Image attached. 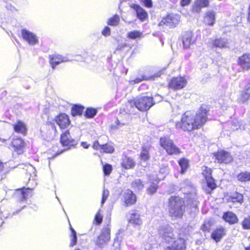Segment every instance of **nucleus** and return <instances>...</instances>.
<instances>
[{
	"label": "nucleus",
	"mask_w": 250,
	"mask_h": 250,
	"mask_svg": "<svg viewBox=\"0 0 250 250\" xmlns=\"http://www.w3.org/2000/svg\"><path fill=\"white\" fill-rule=\"evenodd\" d=\"M208 111V106L202 104L195 116L189 111H186L183 114L181 122L176 123V128L188 131L198 128L206 122Z\"/></svg>",
	"instance_id": "1"
},
{
	"label": "nucleus",
	"mask_w": 250,
	"mask_h": 250,
	"mask_svg": "<svg viewBox=\"0 0 250 250\" xmlns=\"http://www.w3.org/2000/svg\"><path fill=\"white\" fill-rule=\"evenodd\" d=\"M158 232L161 238L167 244H169L165 250H185L186 244L185 239H176L173 233V229L168 224L163 223L158 228Z\"/></svg>",
	"instance_id": "2"
},
{
	"label": "nucleus",
	"mask_w": 250,
	"mask_h": 250,
	"mask_svg": "<svg viewBox=\"0 0 250 250\" xmlns=\"http://www.w3.org/2000/svg\"><path fill=\"white\" fill-rule=\"evenodd\" d=\"M32 190L30 188L24 187L16 189L14 196L17 202V206L20 208L12 213H9L6 210L1 212V217L5 219L11 218L13 216L18 214L22 209L26 208L27 199L28 197L32 196Z\"/></svg>",
	"instance_id": "3"
},
{
	"label": "nucleus",
	"mask_w": 250,
	"mask_h": 250,
	"mask_svg": "<svg viewBox=\"0 0 250 250\" xmlns=\"http://www.w3.org/2000/svg\"><path fill=\"white\" fill-rule=\"evenodd\" d=\"M185 201L178 196H172L168 200L169 215L174 218H181L185 212Z\"/></svg>",
	"instance_id": "4"
},
{
	"label": "nucleus",
	"mask_w": 250,
	"mask_h": 250,
	"mask_svg": "<svg viewBox=\"0 0 250 250\" xmlns=\"http://www.w3.org/2000/svg\"><path fill=\"white\" fill-rule=\"evenodd\" d=\"M155 104L153 98L151 96H142L133 101L128 102L127 107H132L134 105L141 111H146Z\"/></svg>",
	"instance_id": "5"
},
{
	"label": "nucleus",
	"mask_w": 250,
	"mask_h": 250,
	"mask_svg": "<svg viewBox=\"0 0 250 250\" xmlns=\"http://www.w3.org/2000/svg\"><path fill=\"white\" fill-rule=\"evenodd\" d=\"M110 239V229L107 225L103 227L101 234L94 240V244L99 250H102L105 246L107 245Z\"/></svg>",
	"instance_id": "6"
},
{
	"label": "nucleus",
	"mask_w": 250,
	"mask_h": 250,
	"mask_svg": "<svg viewBox=\"0 0 250 250\" xmlns=\"http://www.w3.org/2000/svg\"><path fill=\"white\" fill-rule=\"evenodd\" d=\"M160 144L169 155L178 154L181 152L180 149L176 146L173 141L168 137H161L160 139Z\"/></svg>",
	"instance_id": "7"
},
{
	"label": "nucleus",
	"mask_w": 250,
	"mask_h": 250,
	"mask_svg": "<svg viewBox=\"0 0 250 250\" xmlns=\"http://www.w3.org/2000/svg\"><path fill=\"white\" fill-rule=\"evenodd\" d=\"M160 144L169 155L178 154L181 152L180 149L176 146L173 141L168 137H161L160 139Z\"/></svg>",
	"instance_id": "8"
},
{
	"label": "nucleus",
	"mask_w": 250,
	"mask_h": 250,
	"mask_svg": "<svg viewBox=\"0 0 250 250\" xmlns=\"http://www.w3.org/2000/svg\"><path fill=\"white\" fill-rule=\"evenodd\" d=\"M160 144L169 155L178 154L181 152L180 149L176 146L173 141L168 137H161L160 139Z\"/></svg>",
	"instance_id": "9"
},
{
	"label": "nucleus",
	"mask_w": 250,
	"mask_h": 250,
	"mask_svg": "<svg viewBox=\"0 0 250 250\" xmlns=\"http://www.w3.org/2000/svg\"><path fill=\"white\" fill-rule=\"evenodd\" d=\"M186 79L183 77H173L168 83L170 88L174 90L183 88L187 84Z\"/></svg>",
	"instance_id": "10"
},
{
	"label": "nucleus",
	"mask_w": 250,
	"mask_h": 250,
	"mask_svg": "<svg viewBox=\"0 0 250 250\" xmlns=\"http://www.w3.org/2000/svg\"><path fill=\"white\" fill-rule=\"evenodd\" d=\"M60 142L62 146H67V149L70 148L71 146H75L78 144L77 141L73 139L70 136L68 130L65 131L61 134Z\"/></svg>",
	"instance_id": "11"
},
{
	"label": "nucleus",
	"mask_w": 250,
	"mask_h": 250,
	"mask_svg": "<svg viewBox=\"0 0 250 250\" xmlns=\"http://www.w3.org/2000/svg\"><path fill=\"white\" fill-rule=\"evenodd\" d=\"M21 34L23 39L29 45H34L39 42L38 38L34 33L26 29H22L21 30Z\"/></svg>",
	"instance_id": "12"
},
{
	"label": "nucleus",
	"mask_w": 250,
	"mask_h": 250,
	"mask_svg": "<svg viewBox=\"0 0 250 250\" xmlns=\"http://www.w3.org/2000/svg\"><path fill=\"white\" fill-rule=\"evenodd\" d=\"M214 156L218 163L229 164L233 160L230 153L225 150L218 151L214 154Z\"/></svg>",
	"instance_id": "13"
},
{
	"label": "nucleus",
	"mask_w": 250,
	"mask_h": 250,
	"mask_svg": "<svg viewBox=\"0 0 250 250\" xmlns=\"http://www.w3.org/2000/svg\"><path fill=\"white\" fill-rule=\"evenodd\" d=\"M179 17L178 15H168L167 17L163 18L160 22L159 25H166L170 28L175 27L179 23Z\"/></svg>",
	"instance_id": "14"
},
{
	"label": "nucleus",
	"mask_w": 250,
	"mask_h": 250,
	"mask_svg": "<svg viewBox=\"0 0 250 250\" xmlns=\"http://www.w3.org/2000/svg\"><path fill=\"white\" fill-rule=\"evenodd\" d=\"M49 62L52 68L54 69L56 66L61 62H68L69 60L66 56H63L59 54L49 55Z\"/></svg>",
	"instance_id": "15"
},
{
	"label": "nucleus",
	"mask_w": 250,
	"mask_h": 250,
	"mask_svg": "<svg viewBox=\"0 0 250 250\" xmlns=\"http://www.w3.org/2000/svg\"><path fill=\"white\" fill-rule=\"evenodd\" d=\"M131 7L135 11L137 18L142 22L148 19V16L147 12L140 5L137 4H133Z\"/></svg>",
	"instance_id": "16"
},
{
	"label": "nucleus",
	"mask_w": 250,
	"mask_h": 250,
	"mask_svg": "<svg viewBox=\"0 0 250 250\" xmlns=\"http://www.w3.org/2000/svg\"><path fill=\"white\" fill-rule=\"evenodd\" d=\"M128 218L129 223L135 227H140L142 224V220L140 214L136 210H131L129 212Z\"/></svg>",
	"instance_id": "17"
},
{
	"label": "nucleus",
	"mask_w": 250,
	"mask_h": 250,
	"mask_svg": "<svg viewBox=\"0 0 250 250\" xmlns=\"http://www.w3.org/2000/svg\"><path fill=\"white\" fill-rule=\"evenodd\" d=\"M55 122L61 129L66 128L70 123L68 116L64 113L60 114L57 116Z\"/></svg>",
	"instance_id": "18"
},
{
	"label": "nucleus",
	"mask_w": 250,
	"mask_h": 250,
	"mask_svg": "<svg viewBox=\"0 0 250 250\" xmlns=\"http://www.w3.org/2000/svg\"><path fill=\"white\" fill-rule=\"evenodd\" d=\"M148 182L150 185L146 188V191L148 194L152 195L157 191L159 181L154 176L149 175H148Z\"/></svg>",
	"instance_id": "19"
},
{
	"label": "nucleus",
	"mask_w": 250,
	"mask_h": 250,
	"mask_svg": "<svg viewBox=\"0 0 250 250\" xmlns=\"http://www.w3.org/2000/svg\"><path fill=\"white\" fill-rule=\"evenodd\" d=\"M11 143L12 147L14 148L15 151L17 152L18 154L22 153V149L24 146L25 143L21 138L18 137L16 139L13 138Z\"/></svg>",
	"instance_id": "20"
},
{
	"label": "nucleus",
	"mask_w": 250,
	"mask_h": 250,
	"mask_svg": "<svg viewBox=\"0 0 250 250\" xmlns=\"http://www.w3.org/2000/svg\"><path fill=\"white\" fill-rule=\"evenodd\" d=\"M238 63L244 70L250 69V54L246 53L239 57Z\"/></svg>",
	"instance_id": "21"
},
{
	"label": "nucleus",
	"mask_w": 250,
	"mask_h": 250,
	"mask_svg": "<svg viewBox=\"0 0 250 250\" xmlns=\"http://www.w3.org/2000/svg\"><path fill=\"white\" fill-rule=\"evenodd\" d=\"M136 165V162L133 158L126 155L123 156L122 158L121 166L125 169L133 168Z\"/></svg>",
	"instance_id": "22"
},
{
	"label": "nucleus",
	"mask_w": 250,
	"mask_h": 250,
	"mask_svg": "<svg viewBox=\"0 0 250 250\" xmlns=\"http://www.w3.org/2000/svg\"><path fill=\"white\" fill-rule=\"evenodd\" d=\"M182 42L185 49L189 48L190 45L194 43L195 41L192 39V34L191 32L188 31L184 34L182 38Z\"/></svg>",
	"instance_id": "23"
},
{
	"label": "nucleus",
	"mask_w": 250,
	"mask_h": 250,
	"mask_svg": "<svg viewBox=\"0 0 250 250\" xmlns=\"http://www.w3.org/2000/svg\"><path fill=\"white\" fill-rule=\"evenodd\" d=\"M225 234V229L222 227H220L212 232L211 237L215 242H218Z\"/></svg>",
	"instance_id": "24"
},
{
	"label": "nucleus",
	"mask_w": 250,
	"mask_h": 250,
	"mask_svg": "<svg viewBox=\"0 0 250 250\" xmlns=\"http://www.w3.org/2000/svg\"><path fill=\"white\" fill-rule=\"evenodd\" d=\"M223 218L224 220L230 224L237 223L238 219L236 214L232 212L228 211L224 213Z\"/></svg>",
	"instance_id": "25"
},
{
	"label": "nucleus",
	"mask_w": 250,
	"mask_h": 250,
	"mask_svg": "<svg viewBox=\"0 0 250 250\" xmlns=\"http://www.w3.org/2000/svg\"><path fill=\"white\" fill-rule=\"evenodd\" d=\"M125 194V203L127 206L132 205L136 202V195L132 191L128 190Z\"/></svg>",
	"instance_id": "26"
},
{
	"label": "nucleus",
	"mask_w": 250,
	"mask_h": 250,
	"mask_svg": "<svg viewBox=\"0 0 250 250\" xmlns=\"http://www.w3.org/2000/svg\"><path fill=\"white\" fill-rule=\"evenodd\" d=\"M13 128L16 132L25 135L26 133V126L25 124L21 121H18L13 125Z\"/></svg>",
	"instance_id": "27"
},
{
	"label": "nucleus",
	"mask_w": 250,
	"mask_h": 250,
	"mask_svg": "<svg viewBox=\"0 0 250 250\" xmlns=\"http://www.w3.org/2000/svg\"><path fill=\"white\" fill-rule=\"evenodd\" d=\"M161 74L162 73L161 72H158L150 76L143 75L141 77L135 78L134 80H132L131 82L134 83H137L141 82L143 80H154L156 78L160 77Z\"/></svg>",
	"instance_id": "28"
},
{
	"label": "nucleus",
	"mask_w": 250,
	"mask_h": 250,
	"mask_svg": "<svg viewBox=\"0 0 250 250\" xmlns=\"http://www.w3.org/2000/svg\"><path fill=\"white\" fill-rule=\"evenodd\" d=\"M131 187L135 192H139L144 188L145 184L141 179H136L131 182Z\"/></svg>",
	"instance_id": "29"
},
{
	"label": "nucleus",
	"mask_w": 250,
	"mask_h": 250,
	"mask_svg": "<svg viewBox=\"0 0 250 250\" xmlns=\"http://www.w3.org/2000/svg\"><path fill=\"white\" fill-rule=\"evenodd\" d=\"M208 0H196L193 6L192 10L193 12L199 13L201 8L208 6Z\"/></svg>",
	"instance_id": "30"
},
{
	"label": "nucleus",
	"mask_w": 250,
	"mask_h": 250,
	"mask_svg": "<svg viewBox=\"0 0 250 250\" xmlns=\"http://www.w3.org/2000/svg\"><path fill=\"white\" fill-rule=\"evenodd\" d=\"M215 20V14L213 11H209L206 13L204 21L209 25H212Z\"/></svg>",
	"instance_id": "31"
},
{
	"label": "nucleus",
	"mask_w": 250,
	"mask_h": 250,
	"mask_svg": "<svg viewBox=\"0 0 250 250\" xmlns=\"http://www.w3.org/2000/svg\"><path fill=\"white\" fill-rule=\"evenodd\" d=\"M150 147L148 146H143L140 154V158L142 161H146L150 158Z\"/></svg>",
	"instance_id": "32"
},
{
	"label": "nucleus",
	"mask_w": 250,
	"mask_h": 250,
	"mask_svg": "<svg viewBox=\"0 0 250 250\" xmlns=\"http://www.w3.org/2000/svg\"><path fill=\"white\" fill-rule=\"evenodd\" d=\"M228 43V40L226 38L216 39L212 41V46L219 48H224L227 46Z\"/></svg>",
	"instance_id": "33"
},
{
	"label": "nucleus",
	"mask_w": 250,
	"mask_h": 250,
	"mask_svg": "<svg viewBox=\"0 0 250 250\" xmlns=\"http://www.w3.org/2000/svg\"><path fill=\"white\" fill-rule=\"evenodd\" d=\"M84 107L80 105L75 104L71 109V114L73 116L81 115L83 114Z\"/></svg>",
	"instance_id": "34"
},
{
	"label": "nucleus",
	"mask_w": 250,
	"mask_h": 250,
	"mask_svg": "<svg viewBox=\"0 0 250 250\" xmlns=\"http://www.w3.org/2000/svg\"><path fill=\"white\" fill-rule=\"evenodd\" d=\"M237 178L240 182L249 181H250V172H242L237 175Z\"/></svg>",
	"instance_id": "35"
},
{
	"label": "nucleus",
	"mask_w": 250,
	"mask_h": 250,
	"mask_svg": "<svg viewBox=\"0 0 250 250\" xmlns=\"http://www.w3.org/2000/svg\"><path fill=\"white\" fill-rule=\"evenodd\" d=\"M178 164L181 167V173H184L189 166L188 160L184 158H182L179 161Z\"/></svg>",
	"instance_id": "36"
},
{
	"label": "nucleus",
	"mask_w": 250,
	"mask_h": 250,
	"mask_svg": "<svg viewBox=\"0 0 250 250\" xmlns=\"http://www.w3.org/2000/svg\"><path fill=\"white\" fill-rule=\"evenodd\" d=\"M120 21L119 16L115 14L112 17L109 18L107 21V24L110 26H116Z\"/></svg>",
	"instance_id": "37"
},
{
	"label": "nucleus",
	"mask_w": 250,
	"mask_h": 250,
	"mask_svg": "<svg viewBox=\"0 0 250 250\" xmlns=\"http://www.w3.org/2000/svg\"><path fill=\"white\" fill-rule=\"evenodd\" d=\"M231 200L233 203H238L241 204L243 202V194L238 192H235L231 196Z\"/></svg>",
	"instance_id": "38"
},
{
	"label": "nucleus",
	"mask_w": 250,
	"mask_h": 250,
	"mask_svg": "<svg viewBox=\"0 0 250 250\" xmlns=\"http://www.w3.org/2000/svg\"><path fill=\"white\" fill-rule=\"evenodd\" d=\"M97 113V109L92 107H88L84 112V115L87 118H92L96 115Z\"/></svg>",
	"instance_id": "39"
},
{
	"label": "nucleus",
	"mask_w": 250,
	"mask_h": 250,
	"mask_svg": "<svg viewBox=\"0 0 250 250\" xmlns=\"http://www.w3.org/2000/svg\"><path fill=\"white\" fill-rule=\"evenodd\" d=\"M114 151V147L112 144H105L102 145V151L106 153H112Z\"/></svg>",
	"instance_id": "40"
},
{
	"label": "nucleus",
	"mask_w": 250,
	"mask_h": 250,
	"mask_svg": "<svg viewBox=\"0 0 250 250\" xmlns=\"http://www.w3.org/2000/svg\"><path fill=\"white\" fill-rule=\"evenodd\" d=\"M206 180L207 181V186L208 188H209L212 190L216 188V184L214 179L211 176H206Z\"/></svg>",
	"instance_id": "41"
},
{
	"label": "nucleus",
	"mask_w": 250,
	"mask_h": 250,
	"mask_svg": "<svg viewBox=\"0 0 250 250\" xmlns=\"http://www.w3.org/2000/svg\"><path fill=\"white\" fill-rule=\"evenodd\" d=\"M142 33L137 30H134L130 31L127 33V37L129 39H136L137 38H141L142 36Z\"/></svg>",
	"instance_id": "42"
},
{
	"label": "nucleus",
	"mask_w": 250,
	"mask_h": 250,
	"mask_svg": "<svg viewBox=\"0 0 250 250\" xmlns=\"http://www.w3.org/2000/svg\"><path fill=\"white\" fill-rule=\"evenodd\" d=\"M71 231V243L70 244V247H73L75 245L77 242V236L76 231L72 228L70 227Z\"/></svg>",
	"instance_id": "43"
},
{
	"label": "nucleus",
	"mask_w": 250,
	"mask_h": 250,
	"mask_svg": "<svg viewBox=\"0 0 250 250\" xmlns=\"http://www.w3.org/2000/svg\"><path fill=\"white\" fill-rule=\"evenodd\" d=\"M122 233V230H119L116 233V237L114 239V243L113 245L117 248V250H119L118 248L119 246L120 242L121 241V236L120 235Z\"/></svg>",
	"instance_id": "44"
},
{
	"label": "nucleus",
	"mask_w": 250,
	"mask_h": 250,
	"mask_svg": "<svg viewBox=\"0 0 250 250\" xmlns=\"http://www.w3.org/2000/svg\"><path fill=\"white\" fill-rule=\"evenodd\" d=\"M250 96L244 89L240 93L239 100L243 103L247 102L250 98Z\"/></svg>",
	"instance_id": "45"
},
{
	"label": "nucleus",
	"mask_w": 250,
	"mask_h": 250,
	"mask_svg": "<svg viewBox=\"0 0 250 250\" xmlns=\"http://www.w3.org/2000/svg\"><path fill=\"white\" fill-rule=\"evenodd\" d=\"M242 225L245 229H250V215L244 219L242 223Z\"/></svg>",
	"instance_id": "46"
},
{
	"label": "nucleus",
	"mask_w": 250,
	"mask_h": 250,
	"mask_svg": "<svg viewBox=\"0 0 250 250\" xmlns=\"http://www.w3.org/2000/svg\"><path fill=\"white\" fill-rule=\"evenodd\" d=\"M103 171L105 175H109L111 172L112 167L109 164H105L103 166Z\"/></svg>",
	"instance_id": "47"
},
{
	"label": "nucleus",
	"mask_w": 250,
	"mask_h": 250,
	"mask_svg": "<svg viewBox=\"0 0 250 250\" xmlns=\"http://www.w3.org/2000/svg\"><path fill=\"white\" fill-rule=\"evenodd\" d=\"M125 124V122H120L118 119H117L116 121L115 122L114 124H112L111 125V128L114 129H116L119 128L120 127L123 126Z\"/></svg>",
	"instance_id": "48"
},
{
	"label": "nucleus",
	"mask_w": 250,
	"mask_h": 250,
	"mask_svg": "<svg viewBox=\"0 0 250 250\" xmlns=\"http://www.w3.org/2000/svg\"><path fill=\"white\" fill-rule=\"evenodd\" d=\"M109 195V191L107 189H104L103 190V194H102V198L101 201V204L103 205L106 200L108 196Z\"/></svg>",
	"instance_id": "49"
},
{
	"label": "nucleus",
	"mask_w": 250,
	"mask_h": 250,
	"mask_svg": "<svg viewBox=\"0 0 250 250\" xmlns=\"http://www.w3.org/2000/svg\"><path fill=\"white\" fill-rule=\"evenodd\" d=\"M102 34L105 37H108L111 34V29L109 27L105 26L102 31Z\"/></svg>",
	"instance_id": "50"
},
{
	"label": "nucleus",
	"mask_w": 250,
	"mask_h": 250,
	"mask_svg": "<svg viewBox=\"0 0 250 250\" xmlns=\"http://www.w3.org/2000/svg\"><path fill=\"white\" fill-rule=\"evenodd\" d=\"M144 5L147 8H151L153 6L152 0H141Z\"/></svg>",
	"instance_id": "51"
},
{
	"label": "nucleus",
	"mask_w": 250,
	"mask_h": 250,
	"mask_svg": "<svg viewBox=\"0 0 250 250\" xmlns=\"http://www.w3.org/2000/svg\"><path fill=\"white\" fill-rule=\"evenodd\" d=\"M191 186L192 183L191 181L188 179H187L181 184V188H185L187 187H191Z\"/></svg>",
	"instance_id": "52"
},
{
	"label": "nucleus",
	"mask_w": 250,
	"mask_h": 250,
	"mask_svg": "<svg viewBox=\"0 0 250 250\" xmlns=\"http://www.w3.org/2000/svg\"><path fill=\"white\" fill-rule=\"evenodd\" d=\"M92 147L95 149L102 151V145L99 144L98 141L94 142L93 144Z\"/></svg>",
	"instance_id": "53"
},
{
	"label": "nucleus",
	"mask_w": 250,
	"mask_h": 250,
	"mask_svg": "<svg viewBox=\"0 0 250 250\" xmlns=\"http://www.w3.org/2000/svg\"><path fill=\"white\" fill-rule=\"evenodd\" d=\"M96 224L97 225H100L101 224L103 220V217L101 216L99 214H97L95 215V219H94Z\"/></svg>",
	"instance_id": "54"
},
{
	"label": "nucleus",
	"mask_w": 250,
	"mask_h": 250,
	"mask_svg": "<svg viewBox=\"0 0 250 250\" xmlns=\"http://www.w3.org/2000/svg\"><path fill=\"white\" fill-rule=\"evenodd\" d=\"M162 100H163L162 97L159 95H155L154 99L153 98V101L155 102V104H156V103H159V102L162 101Z\"/></svg>",
	"instance_id": "55"
},
{
	"label": "nucleus",
	"mask_w": 250,
	"mask_h": 250,
	"mask_svg": "<svg viewBox=\"0 0 250 250\" xmlns=\"http://www.w3.org/2000/svg\"><path fill=\"white\" fill-rule=\"evenodd\" d=\"M201 229L204 231H208L209 229V225L204 224L201 226Z\"/></svg>",
	"instance_id": "56"
},
{
	"label": "nucleus",
	"mask_w": 250,
	"mask_h": 250,
	"mask_svg": "<svg viewBox=\"0 0 250 250\" xmlns=\"http://www.w3.org/2000/svg\"><path fill=\"white\" fill-rule=\"evenodd\" d=\"M191 0H181V5L182 6H185L190 3Z\"/></svg>",
	"instance_id": "57"
},
{
	"label": "nucleus",
	"mask_w": 250,
	"mask_h": 250,
	"mask_svg": "<svg viewBox=\"0 0 250 250\" xmlns=\"http://www.w3.org/2000/svg\"><path fill=\"white\" fill-rule=\"evenodd\" d=\"M244 89L248 93V94L249 95V96H250V83H248L247 85H246V86L245 87V88H244Z\"/></svg>",
	"instance_id": "58"
},
{
	"label": "nucleus",
	"mask_w": 250,
	"mask_h": 250,
	"mask_svg": "<svg viewBox=\"0 0 250 250\" xmlns=\"http://www.w3.org/2000/svg\"><path fill=\"white\" fill-rule=\"evenodd\" d=\"M81 146L84 148H88L89 146V145H88L86 142H81Z\"/></svg>",
	"instance_id": "59"
},
{
	"label": "nucleus",
	"mask_w": 250,
	"mask_h": 250,
	"mask_svg": "<svg viewBox=\"0 0 250 250\" xmlns=\"http://www.w3.org/2000/svg\"><path fill=\"white\" fill-rule=\"evenodd\" d=\"M4 168V165L3 163L0 160V172L2 171Z\"/></svg>",
	"instance_id": "60"
},
{
	"label": "nucleus",
	"mask_w": 250,
	"mask_h": 250,
	"mask_svg": "<svg viewBox=\"0 0 250 250\" xmlns=\"http://www.w3.org/2000/svg\"><path fill=\"white\" fill-rule=\"evenodd\" d=\"M248 21L250 22V4L249 7Z\"/></svg>",
	"instance_id": "61"
},
{
	"label": "nucleus",
	"mask_w": 250,
	"mask_h": 250,
	"mask_svg": "<svg viewBox=\"0 0 250 250\" xmlns=\"http://www.w3.org/2000/svg\"><path fill=\"white\" fill-rule=\"evenodd\" d=\"M8 139H2L1 137H0V141L4 142L5 141H6Z\"/></svg>",
	"instance_id": "62"
},
{
	"label": "nucleus",
	"mask_w": 250,
	"mask_h": 250,
	"mask_svg": "<svg viewBox=\"0 0 250 250\" xmlns=\"http://www.w3.org/2000/svg\"><path fill=\"white\" fill-rule=\"evenodd\" d=\"M245 250H250V245H249V246L245 247Z\"/></svg>",
	"instance_id": "63"
},
{
	"label": "nucleus",
	"mask_w": 250,
	"mask_h": 250,
	"mask_svg": "<svg viewBox=\"0 0 250 250\" xmlns=\"http://www.w3.org/2000/svg\"><path fill=\"white\" fill-rule=\"evenodd\" d=\"M3 223V222L1 221V219H0V227L1 226L2 224Z\"/></svg>",
	"instance_id": "64"
}]
</instances>
